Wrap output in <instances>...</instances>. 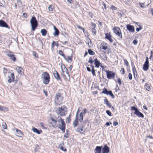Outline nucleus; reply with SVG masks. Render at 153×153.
Here are the masks:
<instances>
[{
    "label": "nucleus",
    "instance_id": "50",
    "mask_svg": "<svg viewBox=\"0 0 153 153\" xmlns=\"http://www.w3.org/2000/svg\"><path fill=\"white\" fill-rule=\"evenodd\" d=\"M125 64L127 66H128L129 65L128 62L127 61L126 59H124V60Z\"/></svg>",
    "mask_w": 153,
    "mask_h": 153
},
{
    "label": "nucleus",
    "instance_id": "23",
    "mask_svg": "<svg viewBox=\"0 0 153 153\" xmlns=\"http://www.w3.org/2000/svg\"><path fill=\"white\" fill-rule=\"evenodd\" d=\"M47 32V31L45 29H42L40 31V32L42 33V35L43 36L46 35Z\"/></svg>",
    "mask_w": 153,
    "mask_h": 153
},
{
    "label": "nucleus",
    "instance_id": "22",
    "mask_svg": "<svg viewBox=\"0 0 153 153\" xmlns=\"http://www.w3.org/2000/svg\"><path fill=\"white\" fill-rule=\"evenodd\" d=\"M32 130L34 132L38 134H40L41 133L40 132L42 131L41 130L39 131L36 128L34 127H33L32 128Z\"/></svg>",
    "mask_w": 153,
    "mask_h": 153
},
{
    "label": "nucleus",
    "instance_id": "57",
    "mask_svg": "<svg viewBox=\"0 0 153 153\" xmlns=\"http://www.w3.org/2000/svg\"><path fill=\"white\" fill-rule=\"evenodd\" d=\"M133 43L134 45H136L137 43V40L135 39L133 41Z\"/></svg>",
    "mask_w": 153,
    "mask_h": 153
},
{
    "label": "nucleus",
    "instance_id": "5",
    "mask_svg": "<svg viewBox=\"0 0 153 153\" xmlns=\"http://www.w3.org/2000/svg\"><path fill=\"white\" fill-rule=\"evenodd\" d=\"M63 100V97L60 93H58L56 94L54 99V101L56 104L57 105L61 104Z\"/></svg>",
    "mask_w": 153,
    "mask_h": 153
},
{
    "label": "nucleus",
    "instance_id": "39",
    "mask_svg": "<svg viewBox=\"0 0 153 153\" xmlns=\"http://www.w3.org/2000/svg\"><path fill=\"white\" fill-rule=\"evenodd\" d=\"M53 7L51 6H49L48 8V9L50 11H52L53 10Z\"/></svg>",
    "mask_w": 153,
    "mask_h": 153
},
{
    "label": "nucleus",
    "instance_id": "49",
    "mask_svg": "<svg viewBox=\"0 0 153 153\" xmlns=\"http://www.w3.org/2000/svg\"><path fill=\"white\" fill-rule=\"evenodd\" d=\"M60 149H61L62 150L66 152L67 151V149L66 148H64L63 147H61L60 148Z\"/></svg>",
    "mask_w": 153,
    "mask_h": 153
},
{
    "label": "nucleus",
    "instance_id": "63",
    "mask_svg": "<svg viewBox=\"0 0 153 153\" xmlns=\"http://www.w3.org/2000/svg\"><path fill=\"white\" fill-rule=\"evenodd\" d=\"M83 126L82 127H81L80 128V130L81 131V133H82V131H83Z\"/></svg>",
    "mask_w": 153,
    "mask_h": 153
},
{
    "label": "nucleus",
    "instance_id": "34",
    "mask_svg": "<svg viewBox=\"0 0 153 153\" xmlns=\"http://www.w3.org/2000/svg\"><path fill=\"white\" fill-rule=\"evenodd\" d=\"M94 60L93 59V58L92 57H90L89 58L88 62L92 64L94 63Z\"/></svg>",
    "mask_w": 153,
    "mask_h": 153
},
{
    "label": "nucleus",
    "instance_id": "51",
    "mask_svg": "<svg viewBox=\"0 0 153 153\" xmlns=\"http://www.w3.org/2000/svg\"><path fill=\"white\" fill-rule=\"evenodd\" d=\"M117 82L119 85H121L122 84L121 80L120 78H118L117 80Z\"/></svg>",
    "mask_w": 153,
    "mask_h": 153
},
{
    "label": "nucleus",
    "instance_id": "1",
    "mask_svg": "<svg viewBox=\"0 0 153 153\" xmlns=\"http://www.w3.org/2000/svg\"><path fill=\"white\" fill-rule=\"evenodd\" d=\"M50 120L53 121V122H51L50 120H48L49 123L50 124L52 125V126L53 127H55L56 123L57 122L58 123L59 128L64 133L65 132V124L63 119H62L61 117L58 116L56 119V120H54L52 118H51Z\"/></svg>",
    "mask_w": 153,
    "mask_h": 153
},
{
    "label": "nucleus",
    "instance_id": "48",
    "mask_svg": "<svg viewBox=\"0 0 153 153\" xmlns=\"http://www.w3.org/2000/svg\"><path fill=\"white\" fill-rule=\"evenodd\" d=\"M64 36L66 38V39H68V34L66 33H65L64 34Z\"/></svg>",
    "mask_w": 153,
    "mask_h": 153
},
{
    "label": "nucleus",
    "instance_id": "55",
    "mask_svg": "<svg viewBox=\"0 0 153 153\" xmlns=\"http://www.w3.org/2000/svg\"><path fill=\"white\" fill-rule=\"evenodd\" d=\"M55 43H56V42H55L54 41H53V42L51 44V48H53L54 46V44Z\"/></svg>",
    "mask_w": 153,
    "mask_h": 153
},
{
    "label": "nucleus",
    "instance_id": "29",
    "mask_svg": "<svg viewBox=\"0 0 153 153\" xmlns=\"http://www.w3.org/2000/svg\"><path fill=\"white\" fill-rule=\"evenodd\" d=\"M17 70L18 73L20 74H21L22 70V68L21 67H18L17 68Z\"/></svg>",
    "mask_w": 153,
    "mask_h": 153
},
{
    "label": "nucleus",
    "instance_id": "40",
    "mask_svg": "<svg viewBox=\"0 0 153 153\" xmlns=\"http://www.w3.org/2000/svg\"><path fill=\"white\" fill-rule=\"evenodd\" d=\"M95 71L94 68H93V69H92V70H91V71L92 73L93 76L95 75Z\"/></svg>",
    "mask_w": 153,
    "mask_h": 153
},
{
    "label": "nucleus",
    "instance_id": "11",
    "mask_svg": "<svg viewBox=\"0 0 153 153\" xmlns=\"http://www.w3.org/2000/svg\"><path fill=\"white\" fill-rule=\"evenodd\" d=\"M112 38L113 36L110 33H106V39L108 40L111 43H112L113 42Z\"/></svg>",
    "mask_w": 153,
    "mask_h": 153
},
{
    "label": "nucleus",
    "instance_id": "38",
    "mask_svg": "<svg viewBox=\"0 0 153 153\" xmlns=\"http://www.w3.org/2000/svg\"><path fill=\"white\" fill-rule=\"evenodd\" d=\"M121 70H120L122 74H125V70L123 68H121Z\"/></svg>",
    "mask_w": 153,
    "mask_h": 153
},
{
    "label": "nucleus",
    "instance_id": "56",
    "mask_svg": "<svg viewBox=\"0 0 153 153\" xmlns=\"http://www.w3.org/2000/svg\"><path fill=\"white\" fill-rule=\"evenodd\" d=\"M111 8L113 10H116V9H117V8L115 6H114L113 5H112L111 7Z\"/></svg>",
    "mask_w": 153,
    "mask_h": 153
},
{
    "label": "nucleus",
    "instance_id": "7",
    "mask_svg": "<svg viewBox=\"0 0 153 153\" xmlns=\"http://www.w3.org/2000/svg\"><path fill=\"white\" fill-rule=\"evenodd\" d=\"M131 110L135 111L134 114L137 116L142 118L144 117V116L143 114L138 110L137 108L135 107L134 106H132L131 107Z\"/></svg>",
    "mask_w": 153,
    "mask_h": 153
},
{
    "label": "nucleus",
    "instance_id": "20",
    "mask_svg": "<svg viewBox=\"0 0 153 153\" xmlns=\"http://www.w3.org/2000/svg\"><path fill=\"white\" fill-rule=\"evenodd\" d=\"M106 94L107 95H110L112 99H114V96L112 91H108L106 89Z\"/></svg>",
    "mask_w": 153,
    "mask_h": 153
},
{
    "label": "nucleus",
    "instance_id": "18",
    "mask_svg": "<svg viewBox=\"0 0 153 153\" xmlns=\"http://www.w3.org/2000/svg\"><path fill=\"white\" fill-rule=\"evenodd\" d=\"M102 149V146H96L95 150V153H101Z\"/></svg>",
    "mask_w": 153,
    "mask_h": 153
},
{
    "label": "nucleus",
    "instance_id": "43",
    "mask_svg": "<svg viewBox=\"0 0 153 153\" xmlns=\"http://www.w3.org/2000/svg\"><path fill=\"white\" fill-rule=\"evenodd\" d=\"M128 77L129 79L130 80H131L132 79V77L131 74V73H129L128 75Z\"/></svg>",
    "mask_w": 153,
    "mask_h": 153
},
{
    "label": "nucleus",
    "instance_id": "19",
    "mask_svg": "<svg viewBox=\"0 0 153 153\" xmlns=\"http://www.w3.org/2000/svg\"><path fill=\"white\" fill-rule=\"evenodd\" d=\"M53 29L55 30V31L53 34V35L55 36H58L59 33V30L55 26H53Z\"/></svg>",
    "mask_w": 153,
    "mask_h": 153
},
{
    "label": "nucleus",
    "instance_id": "9",
    "mask_svg": "<svg viewBox=\"0 0 153 153\" xmlns=\"http://www.w3.org/2000/svg\"><path fill=\"white\" fill-rule=\"evenodd\" d=\"M149 68V62L148 61V58L146 57V61L143 65V69L145 71H147Z\"/></svg>",
    "mask_w": 153,
    "mask_h": 153
},
{
    "label": "nucleus",
    "instance_id": "44",
    "mask_svg": "<svg viewBox=\"0 0 153 153\" xmlns=\"http://www.w3.org/2000/svg\"><path fill=\"white\" fill-rule=\"evenodd\" d=\"M106 112L109 116H111V113L109 110H107Z\"/></svg>",
    "mask_w": 153,
    "mask_h": 153
},
{
    "label": "nucleus",
    "instance_id": "14",
    "mask_svg": "<svg viewBox=\"0 0 153 153\" xmlns=\"http://www.w3.org/2000/svg\"><path fill=\"white\" fill-rule=\"evenodd\" d=\"M0 27L9 28L7 23L2 20H0Z\"/></svg>",
    "mask_w": 153,
    "mask_h": 153
},
{
    "label": "nucleus",
    "instance_id": "46",
    "mask_svg": "<svg viewBox=\"0 0 153 153\" xmlns=\"http://www.w3.org/2000/svg\"><path fill=\"white\" fill-rule=\"evenodd\" d=\"M139 28H137L136 29V30L137 32H139L140 30L142 29V26H139Z\"/></svg>",
    "mask_w": 153,
    "mask_h": 153
},
{
    "label": "nucleus",
    "instance_id": "42",
    "mask_svg": "<svg viewBox=\"0 0 153 153\" xmlns=\"http://www.w3.org/2000/svg\"><path fill=\"white\" fill-rule=\"evenodd\" d=\"M7 68H3V73L5 75L7 73Z\"/></svg>",
    "mask_w": 153,
    "mask_h": 153
},
{
    "label": "nucleus",
    "instance_id": "2",
    "mask_svg": "<svg viewBox=\"0 0 153 153\" xmlns=\"http://www.w3.org/2000/svg\"><path fill=\"white\" fill-rule=\"evenodd\" d=\"M56 113L61 116H65L67 113V108L65 105L61 107H59L56 111Z\"/></svg>",
    "mask_w": 153,
    "mask_h": 153
},
{
    "label": "nucleus",
    "instance_id": "52",
    "mask_svg": "<svg viewBox=\"0 0 153 153\" xmlns=\"http://www.w3.org/2000/svg\"><path fill=\"white\" fill-rule=\"evenodd\" d=\"M91 27H92V28H95L96 27V25L94 24V23H92L91 24Z\"/></svg>",
    "mask_w": 153,
    "mask_h": 153
},
{
    "label": "nucleus",
    "instance_id": "45",
    "mask_svg": "<svg viewBox=\"0 0 153 153\" xmlns=\"http://www.w3.org/2000/svg\"><path fill=\"white\" fill-rule=\"evenodd\" d=\"M66 123H69L71 121V118L67 117L66 119Z\"/></svg>",
    "mask_w": 153,
    "mask_h": 153
},
{
    "label": "nucleus",
    "instance_id": "33",
    "mask_svg": "<svg viewBox=\"0 0 153 153\" xmlns=\"http://www.w3.org/2000/svg\"><path fill=\"white\" fill-rule=\"evenodd\" d=\"M87 110L86 108L84 109L80 113H82V115L84 116L87 112Z\"/></svg>",
    "mask_w": 153,
    "mask_h": 153
},
{
    "label": "nucleus",
    "instance_id": "36",
    "mask_svg": "<svg viewBox=\"0 0 153 153\" xmlns=\"http://www.w3.org/2000/svg\"><path fill=\"white\" fill-rule=\"evenodd\" d=\"M100 48L101 51H102V49L105 50V46L104 45H102V44Z\"/></svg>",
    "mask_w": 153,
    "mask_h": 153
},
{
    "label": "nucleus",
    "instance_id": "17",
    "mask_svg": "<svg viewBox=\"0 0 153 153\" xmlns=\"http://www.w3.org/2000/svg\"><path fill=\"white\" fill-rule=\"evenodd\" d=\"M78 123V118H77V115L76 116L75 120L73 123V125L74 128L76 127Z\"/></svg>",
    "mask_w": 153,
    "mask_h": 153
},
{
    "label": "nucleus",
    "instance_id": "16",
    "mask_svg": "<svg viewBox=\"0 0 153 153\" xmlns=\"http://www.w3.org/2000/svg\"><path fill=\"white\" fill-rule=\"evenodd\" d=\"M53 75L55 78L56 80H58L60 79L61 80V79L60 78V76L57 71L54 70L53 72Z\"/></svg>",
    "mask_w": 153,
    "mask_h": 153
},
{
    "label": "nucleus",
    "instance_id": "31",
    "mask_svg": "<svg viewBox=\"0 0 153 153\" xmlns=\"http://www.w3.org/2000/svg\"><path fill=\"white\" fill-rule=\"evenodd\" d=\"M145 86L146 89L147 90L149 91L151 90V88L148 84L147 83H146Z\"/></svg>",
    "mask_w": 153,
    "mask_h": 153
},
{
    "label": "nucleus",
    "instance_id": "3",
    "mask_svg": "<svg viewBox=\"0 0 153 153\" xmlns=\"http://www.w3.org/2000/svg\"><path fill=\"white\" fill-rule=\"evenodd\" d=\"M42 79L43 83L46 85L48 84L50 81V77L48 73L45 72L42 75Z\"/></svg>",
    "mask_w": 153,
    "mask_h": 153
},
{
    "label": "nucleus",
    "instance_id": "6",
    "mask_svg": "<svg viewBox=\"0 0 153 153\" xmlns=\"http://www.w3.org/2000/svg\"><path fill=\"white\" fill-rule=\"evenodd\" d=\"M114 33L117 36H119L121 39H123L122 33L120 28L118 27H115L113 28Z\"/></svg>",
    "mask_w": 153,
    "mask_h": 153
},
{
    "label": "nucleus",
    "instance_id": "10",
    "mask_svg": "<svg viewBox=\"0 0 153 153\" xmlns=\"http://www.w3.org/2000/svg\"><path fill=\"white\" fill-rule=\"evenodd\" d=\"M7 55L8 56L10 59L12 60L13 61H15L16 60V58L15 56L13 53L12 52L9 51L7 52Z\"/></svg>",
    "mask_w": 153,
    "mask_h": 153
},
{
    "label": "nucleus",
    "instance_id": "15",
    "mask_svg": "<svg viewBox=\"0 0 153 153\" xmlns=\"http://www.w3.org/2000/svg\"><path fill=\"white\" fill-rule=\"evenodd\" d=\"M94 64L95 65V66L97 68H98L99 67V66H100V65L101 64V63L100 62L97 60V58H96L95 59H94ZM101 67L102 68V69L103 70L104 68V67H103L102 66H101Z\"/></svg>",
    "mask_w": 153,
    "mask_h": 153
},
{
    "label": "nucleus",
    "instance_id": "24",
    "mask_svg": "<svg viewBox=\"0 0 153 153\" xmlns=\"http://www.w3.org/2000/svg\"><path fill=\"white\" fill-rule=\"evenodd\" d=\"M15 129L16 130V134H18L17 135V136L19 137H20V136H19V135H23V134L21 131L17 129ZM20 137H21V136Z\"/></svg>",
    "mask_w": 153,
    "mask_h": 153
},
{
    "label": "nucleus",
    "instance_id": "61",
    "mask_svg": "<svg viewBox=\"0 0 153 153\" xmlns=\"http://www.w3.org/2000/svg\"><path fill=\"white\" fill-rule=\"evenodd\" d=\"M43 93L45 94V96H47L48 95V94H47V92L46 91H45V90H43Z\"/></svg>",
    "mask_w": 153,
    "mask_h": 153
},
{
    "label": "nucleus",
    "instance_id": "54",
    "mask_svg": "<svg viewBox=\"0 0 153 153\" xmlns=\"http://www.w3.org/2000/svg\"><path fill=\"white\" fill-rule=\"evenodd\" d=\"M33 55L35 57H38V55L35 52H33Z\"/></svg>",
    "mask_w": 153,
    "mask_h": 153
},
{
    "label": "nucleus",
    "instance_id": "59",
    "mask_svg": "<svg viewBox=\"0 0 153 153\" xmlns=\"http://www.w3.org/2000/svg\"><path fill=\"white\" fill-rule=\"evenodd\" d=\"M40 125L41 127L43 128H44V123H40Z\"/></svg>",
    "mask_w": 153,
    "mask_h": 153
},
{
    "label": "nucleus",
    "instance_id": "8",
    "mask_svg": "<svg viewBox=\"0 0 153 153\" xmlns=\"http://www.w3.org/2000/svg\"><path fill=\"white\" fill-rule=\"evenodd\" d=\"M107 77L109 79L113 78L114 77L115 73L111 71H106Z\"/></svg>",
    "mask_w": 153,
    "mask_h": 153
},
{
    "label": "nucleus",
    "instance_id": "32",
    "mask_svg": "<svg viewBox=\"0 0 153 153\" xmlns=\"http://www.w3.org/2000/svg\"><path fill=\"white\" fill-rule=\"evenodd\" d=\"M106 104L109 108L111 107V104L109 102L107 99H106Z\"/></svg>",
    "mask_w": 153,
    "mask_h": 153
},
{
    "label": "nucleus",
    "instance_id": "58",
    "mask_svg": "<svg viewBox=\"0 0 153 153\" xmlns=\"http://www.w3.org/2000/svg\"><path fill=\"white\" fill-rule=\"evenodd\" d=\"M118 124V123L116 122L115 121L113 123V125L114 126H116Z\"/></svg>",
    "mask_w": 153,
    "mask_h": 153
},
{
    "label": "nucleus",
    "instance_id": "4",
    "mask_svg": "<svg viewBox=\"0 0 153 153\" xmlns=\"http://www.w3.org/2000/svg\"><path fill=\"white\" fill-rule=\"evenodd\" d=\"M30 23L31 26V30L34 31L38 25V22L35 17L33 16L31 18Z\"/></svg>",
    "mask_w": 153,
    "mask_h": 153
},
{
    "label": "nucleus",
    "instance_id": "30",
    "mask_svg": "<svg viewBox=\"0 0 153 153\" xmlns=\"http://www.w3.org/2000/svg\"><path fill=\"white\" fill-rule=\"evenodd\" d=\"M72 55H71V56H69L67 57V58L66 59V60L68 62L69 61H70V62H72Z\"/></svg>",
    "mask_w": 153,
    "mask_h": 153
},
{
    "label": "nucleus",
    "instance_id": "25",
    "mask_svg": "<svg viewBox=\"0 0 153 153\" xmlns=\"http://www.w3.org/2000/svg\"><path fill=\"white\" fill-rule=\"evenodd\" d=\"M59 53L60 55L61 56H62L66 60V58L65 57V55L63 54V52L62 51V50H59Z\"/></svg>",
    "mask_w": 153,
    "mask_h": 153
},
{
    "label": "nucleus",
    "instance_id": "53",
    "mask_svg": "<svg viewBox=\"0 0 153 153\" xmlns=\"http://www.w3.org/2000/svg\"><path fill=\"white\" fill-rule=\"evenodd\" d=\"M92 31L93 33H94V35H96V31L95 29L94 28H92Z\"/></svg>",
    "mask_w": 153,
    "mask_h": 153
},
{
    "label": "nucleus",
    "instance_id": "37",
    "mask_svg": "<svg viewBox=\"0 0 153 153\" xmlns=\"http://www.w3.org/2000/svg\"><path fill=\"white\" fill-rule=\"evenodd\" d=\"M76 26H77V27L78 28H79V29H80L82 30H83V32L84 33H85L84 31L85 30V29H84V28H82L81 26H79L78 25H77Z\"/></svg>",
    "mask_w": 153,
    "mask_h": 153
},
{
    "label": "nucleus",
    "instance_id": "21",
    "mask_svg": "<svg viewBox=\"0 0 153 153\" xmlns=\"http://www.w3.org/2000/svg\"><path fill=\"white\" fill-rule=\"evenodd\" d=\"M132 71L134 76V78L136 79L137 77V74L134 66V67H132Z\"/></svg>",
    "mask_w": 153,
    "mask_h": 153
},
{
    "label": "nucleus",
    "instance_id": "26",
    "mask_svg": "<svg viewBox=\"0 0 153 153\" xmlns=\"http://www.w3.org/2000/svg\"><path fill=\"white\" fill-rule=\"evenodd\" d=\"M84 115H82V113H80L79 114L80 118L79 119V121L80 122H82L83 120V117Z\"/></svg>",
    "mask_w": 153,
    "mask_h": 153
},
{
    "label": "nucleus",
    "instance_id": "13",
    "mask_svg": "<svg viewBox=\"0 0 153 153\" xmlns=\"http://www.w3.org/2000/svg\"><path fill=\"white\" fill-rule=\"evenodd\" d=\"M8 80L7 81L9 83H10L12 82H13L14 80V73H12L10 76H8Z\"/></svg>",
    "mask_w": 153,
    "mask_h": 153
},
{
    "label": "nucleus",
    "instance_id": "60",
    "mask_svg": "<svg viewBox=\"0 0 153 153\" xmlns=\"http://www.w3.org/2000/svg\"><path fill=\"white\" fill-rule=\"evenodd\" d=\"M76 131L78 132H79L81 133V131L80 130V128L78 127V128L76 130Z\"/></svg>",
    "mask_w": 153,
    "mask_h": 153
},
{
    "label": "nucleus",
    "instance_id": "12",
    "mask_svg": "<svg viewBox=\"0 0 153 153\" xmlns=\"http://www.w3.org/2000/svg\"><path fill=\"white\" fill-rule=\"evenodd\" d=\"M126 27L127 29L129 32L132 33L134 32V28L133 26L131 25L130 24H127Z\"/></svg>",
    "mask_w": 153,
    "mask_h": 153
},
{
    "label": "nucleus",
    "instance_id": "64",
    "mask_svg": "<svg viewBox=\"0 0 153 153\" xmlns=\"http://www.w3.org/2000/svg\"><path fill=\"white\" fill-rule=\"evenodd\" d=\"M64 145V143H63L62 144H60L59 145V148H60L61 147H63V146Z\"/></svg>",
    "mask_w": 153,
    "mask_h": 153
},
{
    "label": "nucleus",
    "instance_id": "41",
    "mask_svg": "<svg viewBox=\"0 0 153 153\" xmlns=\"http://www.w3.org/2000/svg\"><path fill=\"white\" fill-rule=\"evenodd\" d=\"M109 152V147L106 145V153H108Z\"/></svg>",
    "mask_w": 153,
    "mask_h": 153
},
{
    "label": "nucleus",
    "instance_id": "28",
    "mask_svg": "<svg viewBox=\"0 0 153 153\" xmlns=\"http://www.w3.org/2000/svg\"><path fill=\"white\" fill-rule=\"evenodd\" d=\"M8 110L7 108L6 107H4L3 106H0V110L1 111H7Z\"/></svg>",
    "mask_w": 153,
    "mask_h": 153
},
{
    "label": "nucleus",
    "instance_id": "35",
    "mask_svg": "<svg viewBox=\"0 0 153 153\" xmlns=\"http://www.w3.org/2000/svg\"><path fill=\"white\" fill-rule=\"evenodd\" d=\"M3 128L4 129H6L7 128V125L5 123H3L2 124Z\"/></svg>",
    "mask_w": 153,
    "mask_h": 153
},
{
    "label": "nucleus",
    "instance_id": "62",
    "mask_svg": "<svg viewBox=\"0 0 153 153\" xmlns=\"http://www.w3.org/2000/svg\"><path fill=\"white\" fill-rule=\"evenodd\" d=\"M134 22L135 24L137 25L139 27V26H141L140 24V23L137 22Z\"/></svg>",
    "mask_w": 153,
    "mask_h": 153
},
{
    "label": "nucleus",
    "instance_id": "47",
    "mask_svg": "<svg viewBox=\"0 0 153 153\" xmlns=\"http://www.w3.org/2000/svg\"><path fill=\"white\" fill-rule=\"evenodd\" d=\"M102 153H105V145L102 149Z\"/></svg>",
    "mask_w": 153,
    "mask_h": 153
},
{
    "label": "nucleus",
    "instance_id": "27",
    "mask_svg": "<svg viewBox=\"0 0 153 153\" xmlns=\"http://www.w3.org/2000/svg\"><path fill=\"white\" fill-rule=\"evenodd\" d=\"M88 53L91 55H93L95 54V53L91 49H88Z\"/></svg>",
    "mask_w": 153,
    "mask_h": 153
}]
</instances>
